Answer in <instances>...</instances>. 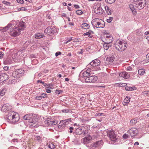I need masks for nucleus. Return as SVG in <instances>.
Listing matches in <instances>:
<instances>
[{
  "label": "nucleus",
  "instance_id": "obj_21",
  "mask_svg": "<svg viewBox=\"0 0 149 149\" xmlns=\"http://www.w3.org/2000/svg\"><path fill=\"white\" fill-rule=\"evenodd\" d=\"M107 63L109 64H111L114 61V58L111 57H107L106 59Z\"/></svg>",
  "mask_w": 149,
  "mask_h": 149
},
{
  "label": "nucleus",
  "instance_id": "obj_49",
  "mask_svg": "<svg viewBox=\"0 0 149 149\" xmlns=\"http://www.w3.org/2000/svg\"><path fill=\"white\" fill-rule=\"evenodd\" d=\"M61 54V52H57L55 54V56H57Z\"/></svg>",
  "mask_w": 149,
  "mask_h": 149
},
{
  "label": "nucleus",
  "instance_id": "obj_64",
  "mask_svg": "<svg viewBox=\"0 0 149 149\" xmlns=\"http://www.w3.org/2000/svg\"><path fill=\"white\" fill-rule=\"evenodd\" d=\"M146 57L147 59L149 60V53L146 55Z\"/></svg>",
  "mask_w": 149,
  "mask_h": 149
},
{
  "label": "nucleus",
  "instance_id": "obj_17",
  "mask_svg": "<svg viewBox=\"0 0 149 149\" xmlns=\"http://www.w3.org/2000/svg\"><path fill=\"white\" fill-rule=\"evenodd\" d=\"M71 121V118L61 120L59 123L60 125L62 126L63 125H66L69 123V122H70Z\"/></svg>",
  "mask_w": 149,
  "mask_h": 149
},
{
  "label": "nucleus",
  "instance_id": "obj_23",
  "mask_svg": "<svg viewBox=\"0 0 149 149\" xmlns=\"http://www.w3.org/2000/svg\"><path fill=\"white\" fill-rule=\"evenodd\" d=\"M129 6L133 13L134 14H136V10L134 8L133 5L132 4H130Z\"/></svg>",
  "mask_w": 149,
  "mask_h": 149
},
{
  "label": "nucleus",
  "instance_id": "obj_56",
  "mask_svg": "<svg viewBox=\"0 0 149 149\" xmlns=\"http://www.w3.org/2000/svg\"><path fill=\"white\" fill-rule=\"evenodd\" d=\"M72 37H70L68 40V41L66 42H65V43L66 44H67V43L68 42L70 41H71L72 40Z\"/></svg>",
  "mask_w": 149,
  "mask_h": 149
},
{
  "label": "nucleus",
  "instance_id": "obj_63",
  "mask_svg": "<svg viewBox=\"0 0 149 149\" xmlns=\"http://www.w3.org/2000/svg\"><path fill=\"white\" fill-rule=\"evenodd\" d=\"M87 72H88L90 74V72H91V68H88L87 69L86 71Z\"/></svg>",
  "mask_w": 149,
  "mask_h": 149
},
{
  "label": "nucleus",
  "instance_id": "obj_20",
  "mask_svg": "<svg viewBox=\"0 0 149 149\" xmlns=\"http://www.w3.org/2000/svg\"><path fill=\"white\" fill-rule=\"evenodd\" d=\"M8 105V104H4L1 108V111L4 112H7L9 109Z\"/></svg>",
  "mask_w": 149,
  "mask_h": 149
},
{
  "label": "nucleus",
  "instance_id": "obj_60",
  "mask_svg": "<svg viewBox=\"0 0 149 149\" xmlns=\"http://www.w3.org/2000/svg\"><path fill=\"white\" fill-rule=\"evenodd\" d=\"M127 69L128 71H130L132 70V68L130 67H129L127 68Z\"/></svg>",
  "mask_w": 149,
  "mask_h": 149
},
{
  "label": "nucleus",
  "instance_id": "obj_38",
  "mask_svg": "<svg viewBox=\"0 0 149 149\" xmlns=\"http://www.w3.org/2000/svg\"><path fill=\"white\" fill-rule=\"evenodd\" d=\"M96 116H104V114L103 113H97L96 114Z\"/></svg>",
  "mask_w": 149,
  "mask_h": 149
},
{
  "label": "nucleus",
  "instance_id": "obj_19",
  "mask_svg": "<svg viewBox=\"0 0 149 149\" xmlns=\"http://www.w3.org/2000/svg\"><path fill=\"white\" fill-rule=\"evenodd\" d=\"M84 128L81 127H80L78 128H77L76 131V134L81 135V134L84 131Z\"/></svg>",
  "mask_w": 149,
  "mask_h": 149
},
{
  "label": "nucleus",
  "instance_id": "obj_41",
  "mask_svg": "<svg viewBox=\"0 0 149 149\" xmlns=\"http://www.w3.org/2000/svg\"><path fill=\"white\" fill-rule=\"evenodd\" d=\"M113 20L112 17H110L109 18L107 19V22L109 23H110Z\"/></svg>",
  "mask_w": 149,
  "mask_h": 149
},
{
  "label": "nucleus",
  "instance_id": "obj_55",
  "mask_svg": "<svg viewBox=\"0 0 149 149\" xmlns=\"http://www.w3.org/2000/svg\"><path fill=\"white\" fill-rule=\"evenodd\" d=\"M74 7L76 9L79 8V6L78 5H74Z\"/></svg>",
  "mask_w": 149,
  "mask_h": 149
},
{
  "label": "nucleus",
  "instance_id": "obj_29",
  "mask_svg": "<svg viewBox=\"0 0 149 149\" xmlns=\"http://www.w3.org/2000/svg\"><path fill=\"white\" fill-rule=\"evenodd\" d=\"M90 74L87 71H84L82 73V75L84 77H87L90 76Z\"/></svg>",
  "mask_w": 149,
  "mask_h": 149
},
{
  "label": "nucleus",
  "instance_id": "obj_30",
  "mask_svg": "<svg viewBox=\"0 0 149 149\" xmlns=\"http://www.w3.org/2000/svg\"><path fill=\"white\" fill-rule=\"evenodd\" d=\"M105 9L108 15L111 14L110 10L108 6H105Z\"/></svg>",
  "mask_w": 149,
  "mask_h": 149
},
{
  "label": "nucleus",
  "instance_id": "obj_7",
  "mask_svg": "<svg viewBox=\"0 0 149 149\" xmlns=\"http://www.w3.org/2000/svg\"><path fill=\"white\" fill-rule=\"evenodd\" d=\"M44 32L48 35H52L55 33L56 32V29L54 26H51L46 28Z\"/></svg>",
  "mask_w": 149,
  "mask_h": 149
},
{
  "label": "nucleus",
  "instance_id": "obj_32",
  "mask_svg": "<svg viewBox=\"0 0 149 149\" xmlns=\"http://www.w3.org/2000/svg\"><path fill=\"white\" fill-rule=\"evenodd\" d=\"M134 88H135V87H134V88H133L127 86L125 87V89L127 91H132L134 89Z\"/></svg>",
  "mask_w": 149,
  "mask_h": 149
},
{
  "label": "nucleus",
  "instance_id": "obj_16",
  "mask_svg": "<svg viewBox=\"0 0 149 149\" xmlns=\"http://www.w3.org/2000/svg\"><path fill=\"white\" fill-rule=\"evenodd\" d=\"M100 61L98 59H96L93 60L92 62L90 63V64L93 67L97 66L100 65Z\"/></svg>",
  "mask_w": 149,
  "mask_h": 149
},
{
  "label": "nucleus",
  "instance_id": "obj_34",
  "mask_svg": "<svg viewBox=\"0 0 149 149\" xmlns=\"http://www.w3.org/2000/svg\"><path fill=\"white\" fill-rule=\"evenodd\" d=\"M137 119L134 118V119L130 121V123L132 124V125H134L137 122Z\"/></svg>",
  "mask_w": 149,
  "mask_h": 149
},
{
  "label": "nucleus",
  "instance_id": "obj_52",
  "mask_svg": "<svg viewBox=\"0 0 149 149\" xmlns=\"http://www.w3.org/2000/svg\"><path fill=\"white\" fill-rule=\"evenodd\" d=\"M123 138L124 139H127L128 138V136L126 134H125L123 135Z\"/></svg>",
  "mask_w": 149,
  "mask_h": 149
},
{
  "label": "nucleus",
  "instance_id": "obj_54",
  "mask_svg": "<svg viewBox=\"0 0 149 149\" xmlns=\"http://www.w3.org/2000/svg\"><path fill=\"white\" fill-rule=\"evenodd\" d=\"M46 92L48 93H50L51 92V91L50 90L48 89H46Z\"/></svg>",
  "mask_w": 149,
  "mask_h": 149
},
{
  "label": "nucleus",
  "instance_id": "obj_13",
  "mask_svg": "<svg viewBox=\"0 0 149 149\" xmlns=\"http://www.w3.org/2000/svg\"><path fill=\"white\" fill-rule=\"evenodd\" d=\"M103 144V142L102 140L97 141L93 144L91 148L92 149H98L97 148L102 145Z\"/></svg>",
  "mask_w": 149,
  "mask_h": 149
},
{
  "label": "nucleus",
  "instance_id": "obj_50",
  "mask_svg": "<svg viewBox=\"0 0 149 149\" xmlns=\"http://www.w3.org/2000/svg\"><path fill=\"white\" fill-rule=\"evenodd\" d=\"M84 129V131L83 132V135H85L87 133V131L86 130H85Z\"/></svg>",
  "mask_w": 149,
  "mask_h": 149
},
{
  "label": "nucleus",
  "instance_id": "obj_25",
  "mask_svg": "<svg viewBox=\"0 0 149 149\" xmlns=\"http://www.w3.org/2000/svg\"><path fill=\"white\" fill-rule=\"evenodd\" d=\"M13 24L11 23H9L6 26L4 27L3 29V31H5L7 30H8L9 28L10 27L12 26Z\"/></svg>",
  "mask_w": 149,
  "mask_h": 149
},
{
  "label": "nucleus",
  "instance_id": "obj_59",
  "mask_svg": "<svg viewBox=\"0 0 149 149\" xmlns=\"http://www.w3.org/2000/svg\"><path fill=\"white\" fill-rule=\"evenodd\" d=\"M3 54L2 52H0V58H1L3 56Z\"/></svg>",
  "mask_w": 149,
  "mask_h": 149
},
{
  "label": "nucleus",
  "instance_id": "obj_5",
  "mask_svg": "<svg viewBox=\"0 0 149 149\" xmlns=\"http://www.w3.org/2000/svg\"><path fill=\"white\" fill-rule=\"evenodd\" d=\"M127 44L124 41H119L117 44H115V46L117 50L122 52L125 50L127 48Z\"/></svg>",
  "mask_w": 149,
  "mask_h": 149
},
{
  "label": "nucleus",
  "instance_id": "obj_28",
  "mask_svg": "<svg viewBox=\"0 0 149 149\" xmlns=\"http://www.w3.org/2000/svg\"><path fill=\"white\" fill-rule=\"evenodd\" d=\"M130 98L129 96H127L125 98L123 102L126 103H128L130 102Z\"/></svg>",
  "mask_w": 149,
  "mask_h": 149
},
{
  "label": "nucleus",
  "instance_id": "obj_36",
  "mask_svg": "<svg viewBox=\"0 0 149 149\" xmlns=\"http://www.w3.org/2000/svg\"><path fill=\"white\" fill-rule=\"evenodd\" d=\"M95 13L97 14H98V13H101L102 12V10L101 8H98L95 11Z\"/></svg>",
  "mask_w": 149,
  "mask_h": 149
},
{
  "label": "nucleus",
  "instance_id": "obj_46",
  "mask_svg": "<svg viewBox=\"0 0 149 149\" xmlns=\"http://www.w3.org/2000/svg\"><path fill=\"white\" fill-rule=\"evenodd\" d=\"M63 92L61 90H56V93L58 94H60L61 93H62Z\"/></svg>",
  "mask_w": 149,
  "mask_h": 149
},
{
  "label": "nucleus",
  "instance_id": "obj_40",
  "mask_svg": "<svg viewBox=\"0 0 149 149\" xmlns=\"http://www.w3.org/2000/svg\"><path fill=\"white\" fill-rule=\"evenodd\" d=\"M89 32H86V33H84V36H85L86 35H87V36H88L89 37V38H91L92 37V36H91L90 35V34H89Z\"/></svg>",
  "mask_w": 149,
  "mask_h": 149
},
{
  "label": "nucleus",
  "instance_id": "obj_58",
  "mask_svg": "<svg viewBox=\"0 0 149 149\" xmlns=\"http://www.w3.org/2000/svg\"><path fill=\"white\" fill-rule=\"evenodd\" d=\"M4 70L7 71L8 69V67L7 66H5L3 68Z\"/></svg>",
  "mask_w": 149,
  "mask_h": 149
},
{
  "label": "nucleus",
  "instance_id": "obj_27",
  "mask_svg": "<svg viewBox=\"0 0 149 149\" xmlns=\"http://www.w3.org/2000/svg\"><path fill=\"white\" fill-rule=\"evenodd\" d=\"M111 46L109 45V43H105L103 45V47L104 49L105 50H108L109 48V47H111Z\"/></svg>",
  "mask_w": 149,
  "mask_h": 149
},
{
  "label": "nucleus",
  "instance_id": "obj_43",
  "mask_svg": "<svg viewBox=\"0 0 149 149\" xmlns=\"http://www.w3.org/2000/svg\"><path fill=\"white\" fill-rule=\"evenodd\" d=\"M41 96H42V98H45L47 97V94L42 93L41 95Z\"/></svg>",
  "mask_w": 149,
  "mask_h": 149
},
{
  "label": "nucleus",
  "instance_id": "obj_6",
  "mask_svg": "<svg viewBox=\"0 0 149 149\" xmlns=\"http://www.w3.org/2000/svg\"><path fill=\"white\" fill-rule=\"evenodd\" d=\"M107 136L112 141L116 142L118 139L116 135L115 134V132L113 130L108 131L107 132Z\"/></svg>",
  "mask_w": 149,
  "mask_h": 149
},
{
  "label": "nucleus",
  "instance_id": "obj_39",
  "mask_svg": "<svg viewBox=\"0 0 149 149\" xmlns=\"http://www.w3.org/2000/svg\"><path fill=\"white\" fill-rule=\"evenodd\" d=\"M26 10V9L24 7H22L21 8H19L18 9V11L20 10Z\"/></svg>",
  "mask_w": 149,
  "mask_h": 149
},
{
  "label": "nucleus",
  "instance_id": "obj_44",
  "mask_svg": "<svg viewBox=\"0 0 149 149\" xmlns=\"http://www.w3.org/2000/svg\"><path fill=\"white\" fill-rule=\"evenodd\" d=\"M143 93L144 95H146L149 96V91H144Z\"/></svg>",
  "mask_w": 149,
  "mask_h": 149
},
{
  "label": "nucleus",
  "instance_id": "obj_3",
  "mask_svg": "<svg viewBox=\"0 0 149 149\" xmlns=\"http://www.w3.org/2000/svg\"><path fill=\"white\" fill-rule=\"evenodd\" d=\"M7 118L9 122L14 124H15L19 119L18 114L13 111H11L8 113Z\"/></svg>",
  "mask_w": 149,
  "mask_h": 149
},
{
  "label": "nucleus",
  "instance_id": "obj_45",
  "mask_svg": "<svg viewBox=\"0 0 149 149\" xmlns=\"http://www.w3.org/2000/svg\"><path fill=\"white\" fill-rule=\"evenodd\" d=\"M44 86L46 88H48L49 87V86H52L51 84H46L45 83L44 84Z\"/></svg>",
  "mask_w": 149,
  "mask_h": 149
},
{
  "label": "nucleus",
  "instance_id": "obj_42",
  "mask_svg": "<svg viewBox=\"0 0 149 149\" xmlns=\"http://www.w3.org/2000/svg\"><path fill=\"white\" fill-rule=\"evenodd\" d=\"M35 140L39 141L40 140V137L39 136H36L35 137Z\"/></svg>",
  "mask_w": 149,
  "mask_h": 149
},
{
  "label": "nucleus",
  "instance_id": "obj_11",
  "mask_svg": "<svg viewBox=\"0 0 149 149\" xmlns=\"http://www.w3.org/2000/svg\"><path fill=\"white\" fill-rule=\"evenodd\" d=\"M138 133L137 129L133 127L127 131V133L129 134L131 137L136 136Z\"/></svg>",
  "mask_w": 149,
  "mask_h": 149
},
{
  "label": "nucleus",
  "instance_id": "obj_24",
  "mask_svg": "<svg viewBox=\"0 0 149 149\" xmlns=\"http://www.w3.org/2000/svg\"><path fill=\"white\" fill-rule=\"evenodd\" d=\"M145 69H140L138 70V73L139 75H143L145 73Z\"/></svg>",
  "mask_w": 149,
  "mask_h": 149
},
{
  "label": "nucleus",
  "instance_id": "obj_8",
  "mask_svg": "<svg viewBox=\"0 0 149 149\" xmlns=\"http://www.w3.org/2000/svg\"><path fill=\"white\" fill-rule=\"evenodd\" d=\"M104 38H103L102 41L105 43H110L113 40V37L111 35H104Z\"/></svg>",
  "mask_w": 149,
  "mask_h": 149
},
{
  "label": "nucleus",
  "instance_id": "obj_61",
  "mask_svg": "<svg viewBox=\"0 0 149 149\" xmlns=\"http://www.w3.org/2000/svg\"><path fill=\"white\" fill-rule=\"evenodd\" d=\"M140 0H134V2H135V4L136 5V3H138V2H139Z\"/></svg>",
  "mask_w": 149,
  "mask_h": 149
},
{
  "label": "nucleus",
  "instance_id": "obj_10",
  "mask_svg": "<svg viewBox=\"0 0 149 149\" xmlns=\"http://www.w3.org/2000/svg\"><path fill=\"white\" fill-rule=\"evenodd\" d=\"M44 122L47 126L55 125L57 124L56 121L50 118H48Z\"/></svg>",
  "mask_w": 149,
  "mask_h": 149
},
{
  "label": "nucleus",
  "instance_id": "obj_57",
  "mask_svg": "<svg viewBox=\"0 0 149 149\" xmlns=\"http://www.w3.org/2000/svg\"><path fill=\"white\" fill-rule=\"evenodd\" d=\"M38 82L39 83H40L42 84L43 85H44V84H45L44 82L42 81L41 80H38Z\"/></svg>",
  "mask_w": 149,
  "mask_h": 149
},
{
  "label": "nucleus",
  "instance_id": "obj_37",
  "mask_svg": "<svg viewBox=\"0 0 149 149\" xmlns=\"http://www.w3.org/2000/svg\"><path fill=\"white\" fill-rule=\"evenodd\" d=\"M76 13L78 15H81L82 14L83 12L81 10H78L76 11Z\"/></svg>",
  "mask_w": 149,
  "mask_h": 149
},
{
  "label": "nucleus",
  "instance_id": "obj_22",
  "mask_svg": "<svg viewBox=\"0 0 149 149\" xmlns=\"http://www.w3.org/2000/svg\"><path fill=\"white\" fill-rule=\"evenodd\" d=\"M81 27L84 29H87L90 27V26L88 24L84 23L81 24Z\"/></svg>",
  "mask_w": 149,
  "mask_h": 149
},
{
  "label": "nucleus",
  "instance_id": "obj_33",
  "mask_svg": "<svg viewBox=\"0 0 149 149\" xmlns=\"http://www.w3.org/2000/svg\"><path fill=\"white\" fill-rule=\"evenodd\" d=\"M105 1L108 4H111L113 3L116 0H105Z\"/></svg>",
  "mask_w": 149,
  "mask_h": 149
},
{
  "label": "nucleus",
  "instance_id": "obj_31",
  "mask_svg": "<svg viewBox=\"0 0 149 149\" xmlns=\"http://www.w3.org/2000/svg\"><path fill=\"white\" fill-rule=\"evenodd\" d=\"M43 36L40 33H37L35 34V38L37 39H40L43 37Z\"/></svg>",
  "mask_w": 149,
  "mask_h": 149
},
{
  "label": "nucleus",
  "instance_id": "obj_1",
  "mask_svg": "<svg viewBox=\"0 0 149 149\" xmlns=\"http://www.w3.org/2000/svg\"><path fill=\"white\" fill-rule=\"evenodd\" d=\"M25 28V26L23 24L19 23L18 24L15 25L14 27L10 29L9 34L12 36H16L19 35L20 31L23 30Z\"/></svg>",
  "mask_w": 149,
  "mask_h": 149
},
{
  "label": "nucleus",
  "instance_id": "obj_62",
  "mask_svg": "<svg viewBox=\"0 0 149 149\" xmlns=\"http://www.w3.org/2000/svg\"><path fill=\"white\" fill-rule=\"evenodd\" d=\"M12 142H17V139H14L12 140Z\"/></svg>",
  "mask_w": 149,
  "mask_h": 149
},
{
  "label": "nucleus",
  "instance_id": "obj_14",
  "mask_svg": "<svg viewBox=\"0 0 149 149\" xmlns=\"http://www.w3.org/2000/svg\"><path fill=\"white\" fill-rule=\"evenodd\" d=\"M23 71L22 70L20 69L17 70L13 72L12 76L15 78H17L21 76L19 75L22 73Z\"/></svg>",
  "mask_w": 149,
  "mask_h": 149
},
{
  "label": "nucleus",
  "instance_id": "obj_9",
  "mask_svg": "<svg viewBox=\"0 0 149 149\" xmlns=\"http://www.w3.org/2000/svg\"><path fill=\"white\" fill-rule=\"evenodd\" d=\"M97 79V76H92L87 77L85 79V81L86 83H94Z\"/></svg>",
  "mask_w": 149,
  "mask_h": 149
},
{
  "label": "nucleus",
  "instance_id": "obj_35",
  "mask_svg": "<svg viewBox=\"0 0 149 149\" xmlns=\"http://www.w3.org/2000/svg\"><path fill=\"white\" fill-rule=\"evenodd\" d=\"M49 147L51 149H54L55 147L54 144L51 143L48 145Z\"/></svg>",
  "mask_w": 149,
  "mask_h": 149
},
{
  "label": "nucleus",
  "instance_id": "obj_51",
  "mask_svg": "<svg viewBox=\"0 0 149 149\" xmlns=\"http://www.w3.org/2000/svg\"><path fill=\"white\" fill-rule=\"evenodd\" d=\"M3 3L4 4H6V5H8V4L9 3V2H8L5 1H3Z\"/></svg>",
  "mask_w": 149,
  "mask_h": 149
},
{
  "label": "nucleus",
  "instance_id": "obj_15",
  "mask_svg": "<svg viewBox=\"0 0 149 149\" xmlns=\"http://www.w3.org/2000/svg\"><path fill=\"white\" fill-rule=\"evenodd\" d=\"M92 139V137L90 135H88L82 139L81 140V142L84 144H86L90 143Z\"/></svg>",
  "mask_w": 149,
  "mask_h": 149
},
{
  "label": "nucleus",
  "instance_id": "obj_53",
  "mask_svg": "<svg viewBox=\"0 0 149 149\" xmlns=\"http://www.w3.org/2000/svg\"><path fill=\"white\" fill-rule=\"evenodd\" d=\"M120 86H126L127 85V84L126 83H120Z\"/></svg>",
  "mask_w": 149,
  "mask_h": 149
},
{
  "label": "nucleus",
  "instance_id": "obj_26",
  "mask_svg": "<svg viewBox=\"0 0 149 149\" xmlns=\"http://www.w3.org/2000/svg\"><path fill=\"white\" fill-rule=\"evenodd\" d=\"M6 92V89H3L0 90V95L1 96H3L5 95Z\"/></svg>",
  "mask_w": 149,
  "mask_h": 149
},
{
  "label": "nucleus",
  "instance_id": "obj_18",
  "mask_svg": "<svg viewBox=\"0 0 149 149\" xmlns=\"http://www.w3.org/2000/svg\"><path fill=\"white\" fill-rule=\"evenodd\" d=\"M119 76L122 77L124 78L125 79H127L130 77L129 74L125 72L120 73L119 74Z\"/></svg>",
  "mask_w": 149,
  "mask_h": 149
},
{
  "label": "nucleus",
  "instance_id": "obj_48",
  "mask_svg": "<svg viewBox=\"0 0 149 149\" xmlns=\"http://www.w3.org/2000/svg\"><path fill=\"white\" fill-rule=\"evenodd\" d=\"M17 1L18 3L21 4L23 3L24 2L23 0H17Z\"/></svg>",
  "mask_w": 149,
  "mask_h": 149
},
{
  "label": "nucleus",
  "instance_id": "obj_12",
  "mask_svg": "<svg viewBox=\"0 0 149 149\" xmlns=\"http://www.w3.org/2000/svg\"><path fill=\"white\" fill-rule=\"evenodd\" d=\"M146 3L145 0H140L138 2V3H136V6L139 9H141L144 8Z\"/></svg>",
  "mask_w": 149,
  "mask_h": 149
},
{
  "label": "nucleus",
  "instance_id": "obj_2",
  "mask_svg": "<svg viewBox=\"0 0 149 149\" xmlns=\"http://www.w3.org/2000/svg\"><path fill=\"white\" fill-rule=\"evenodd\" d=\"M24 119L26 120H29L28 124L30 127H37L38 119L35 118V116H33L32 114H27L24 116Z\"/></svg>",
  "mask_w": 149,
  "mask_h": 149
},
{
  "label": "nucleus",
  "instance_id": "obj_47",
  "mask_svg": "<svg viewBox=\"0 0 149 149\" xmlns=\"http://www.w3.org/2000/svg\"><path fill=\"white\" fill-rule=\"evenodd\" d=\"M42 99V97L41 96H37L36 97V99L37 100H40Z\"/></svg>",
  "mask_w": 149,
  "mask_h": 149
},
{
  "label": "nucleus",
  "instance_id": "obj_4",
  "mask_svg": "<svg viewBox=\"0 0 149 149\" xmlns=\"http://www.w3.org/2000/svg\"><path fill=\"white\" fill-rule=\"evenodd\" d=\"M91 23L93 26H95L97 28H103L105 26L104 21L98 18L93 19L92 20Z\"/></svg>",
  "mask_w": 149,
  "mask_h": 149
}]
</instances>
